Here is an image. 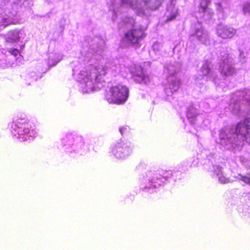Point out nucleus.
Listing matches in <instances>:
<instances>
[{"mask_svg": "<svg viewBox=\"0 0 250 250\" xmlns=\"http://www.w3.org/2000/svg\"><path fill=\"white\" fill-rule=\"evenodd\" d=\"M129 95L128 88L121 84L112 86L105 93V98L109 104H123L127 99Z\"/></svg>", "mask_w": 250, "mask_h": 250, "instance_id": "nucleus-1", "label": "nucleus"}, {"mask_svg": "<svg viewBox=\"0 0 250 250\" xmlns=\"http://www.w3.org/2000/svg\"><path fill=\"white\" fill-rule=\"evenodd\" d=\"M8 128L13 136L18 134L20 138L23 135L35 138L37 134L35 126L24 119H18L15 122L9 123Z\"/></svg>", "mask_w": 250, "mask_h": 250, "instance_id": "nucleus-2", "label": "nucleus"}, {"mask_svg": "<svg viewBox=\"0 0 250 250\" xmlns=\"http://www.w3.org/2000/svg\"><path fill=\"white\" fill-rule=\"evenodd\" d=\"M146 36V34L142 28H133L125 33L122 42L128 46L139 48L141 46V42Z\"/></svg>", "mask_w": 250, "mask_h": 250, "instance_id": "nucleus-3", "label": "nucleus"}, {"mask_svg": "<svg viewBox=\"0 0 250 250\" xmlns=\"http://www.w3.org/2000/svg\"><path fill=\"white\" fill-rule=\"evenodd\" d=\"M107 67L104 65L94 66L86 74V82L94 81L96 83L105 82L104 77L107 74Z\"/></svg>", "mask_w": 250, "mask_h": 250, "instance_id": "nucleus-4", "label": "nucleus"}, {"mask_svg": "<svg viewBox=\"0 0 250 250\" xmlns=\"http://www.w3.org/2000/svg\"><path fill=\"white\" fill-rule=\"evenodd\" d=\"M234 133L237 137L250 143V118L238 122L235 126Z\"/></svg>", "mask_w": 250, "mask_h": 250, "instance_id": "nucleus-5", "label": "nucleus"}, {"mask_svg": "<svg viewBox=\"0 0 250 250\" xmlns=\"http://www.w3.org/2000/svg\"><path fill=\"white\" fill-rule=\"evenodd\" d=\"M130 72L136 82L145 84L149 82L148 77L144 74L143 68L141 66L136 64L131 66Z\"/></svg>", "mask_w": 250, "mask_h": 250, "instance_id": "nucleus-6", "label": "nucleus"}, {"mask_svg": "<svg viewBox=\"0 0 250 250\" xmlns=\"http://www.w3.org/2000/svg\"><path fill=\"white\" fill-rule=\"evenodd\" d=\"M235 33V29L232 27L219 25L217 28V34L223 39L231 38Z\"/></svg>", "mask_w": 250, "mask_h": 250, "instance_id": "nucleus-7", "label": "nucleus"}, {"mask_svg": "<svg viewBox=\"0 0 250 250\" xmlns=\"http://www.w3.org/2000/svg\"><path fill=\"white\" fill-rule=\"evenodd\" d=\"M19 33V31L16 29L10 30L7 34L6 42L14 43L19 41L20 39Z\"/></svg>", "mask_w": 250, "mask_h": 250, "instance_id": "nucleus-8", "label": "nucleus"}, {"mask_svg": "<svg viewBox=\"0 0 250 250\" xmlns=\"http://www.w3.org/2000/svg\"><path fill=\"white\" fill-rule=\"evenodd\" d=\"M220 73L226 77L230 76L235 74V71L233 67L229 64H224L221 66Z\"/></svg>", "mask_w": 250, "mask_h": 250, "instance_id": "nucleus-9", "label": "nucleus"}, {"mask_svg": "<svg viewBox=\"0 0 250 250\" xmlns=\"http://www.w3.org/2000/svg\"><path fill=\"white\" fill-rule=\"evenodd\" d=\"M210 2V0H200L199 4V10L201 12H206L208 9V5Z\"/></svg>", "mask_w": 250, "mask_h": 250, "instance_id": "nucleus-10", "label": "nucleus"}, {"mask_svg": "<svg viewBox=\"0 0 250 250\" xmlns=\"http://www.w3.org/2000/svg\"><path fill=\"white\" fill-rule=\"evenodd\" d=\"M201 69L203 75L207 76L208 74H209L210 71V68L208 61H206L205 62Z\"/></svg>", "mask_w": 250, "mask_h": 250, "instance_id": "nucleus-11", "label": "nucleus"}, {"mask_svg": "<svg viewBox=\"0 0 250 250\" xmlns=\"http://www.w3.org/2000/svg\"><path fill=\"white\" fill-rule=\"evenodd\" d=\"M200 41L202 44L206 45H208L210 43L209 39L207 34H206L205 33H204L202 38H201V39L200 40Z\"/></svg>", "mask_w": 250, "mask_h": 250, "instance_id": "nucleus-12", "label": "nucleus"}, {"mask_svg": "<svg viewBox=\"0 0 250 250\" xmlns=\"http://www.w3.org/2000/svg\"><path fill=\"white\" fill-rule=\"evenodd\" d=\"M249 175L250 176V174ZM239 178L241 181L250 186V176L242 175L241 174H239Z\"/></svg>", "mask_w": 250, "mask_h": 250, "instance_id": "nucleus-13", "label": "nucleus"}, {"mask_svg": "<svg viewBox=\"0 0 250 250\" xmlns=\"http://www.w3.org/2000/svg\"><path fill=\"white\" fill-rule=\"evenodd\" d=\"M123 150H124V148L121 146H118L116 147L114 150L115 156L118 158H122L121 153L122 152Z\"/></svg>", "mask_w": 250, "mask_h": 250, "instance_id": "nucleus-14", "label": "nucleus"}, {"mask_svg": "<svg viewBox=\"0 0 250 250\" xmlns=\"http://www.w3.org/2000/svg\"><path fill=\"white\" fill-rule=\"evenodd\" d=\"M178 15V13L177 10H174L172 12V13L170 15H167V21H171L174 19H175Z\"/></svg>", "mask_w": 250, "mask_h": 250, "instance_id": "nucleus-15", "label": "nucleus"}, {"mask_svg": "<svg viewBox=\"0 0 250 250\" xmlns=\"http://www.w3.org/2000/svg\"><path fill=\"white\" fill-rule=\"evenodd\" d=\"M9 24V21H8L7 19L3 18L2 16H0V26H6Z\"/></svg>", "mask_w": 250, "mask_h": 250, "instance_id": "nucleus-16", "label": "nucleus"}, {"mask_svg": "<svg viewBox=\"0 0 250 250\" xmlns=\"http://www.w3.org/2000/svg\"><path fill=\"white\" fill-rule=\"evenodd\" d=\"M205 32H204V31L202 29H198L194 35L196 36L197 37V39L200 41V39H201V38H202V37L203 36Z\"/></svg>", "mask_w": 250, "mask_h": 250, "instance_id": "nucleus-17", "label": "nucleus"}, {"mask_svg": "<svg viewBox=\"0 0 250 250\" xmlns=\"http://www.w3.org/2000/svg\"><path fill=\"white\" fill-rule=\"evenodd\" d=\"M219 181L221 184H227L230 182L229 178L226 177L224 175H221L219 177Z\"/></svg>", "mask_w": 250, "mask_h": 250, "instance_id": "nucleus-18", "label": "nucleus"}, {"mask_svg": "<svg viewBox=\"0 0 250 250\" xmlns=\"http://www.w3.org/2000/svg\"><path fill=\"white\" fill-rule=\"evenodd\" d=\"M9 52L12 55H13L14 56H17L18 54H19V50L16 49H12Z\"/></svg>", "mask_w": 250, "mask_h": 250, "instance_id": "nucleus-19", "label": "nucleus"}, {"mask_svg": "<svg viewBox=\"0 0 250 250\" xmlns=\"http://www.w3.org/2000/svg\"><path fill=\"white\" fill-rule=\"evenodd\" d=\"M188 118L192 117V116L190 115V112L189 111H188Z\"/></svg>", "mask_w": 250, "mask_h": 250, "instance_id": "nucleus-20", "label": "nucleus"}, {"mask_svg": "<svg viewBox=\"0 0 250 250\" xmlns=\"http://www.w3.org/2000/svg\"><path fill=\"white\" fill-rule=\"evenodd\" d=\"M27 140V138H26V137H25V138L23 139V141H25V140Z\"/></svg>", "mask_w": 250, "mask_h": 250, "instance_id": "nucleus-21", "label": "nucleus"}, {"mask_svg": "<svg viewBox=\"0 0 250 250\" xmlns=\"http://www.w3.org/2000/svg\"><path fill=\"white\" fill-rule=\"evenodd\" d=\"M120 131H121V133H122V129H120Z\"/></svg>", "mask_w": 250, "mask_h": 250, "instance_id": "nucleus-22", "label": "nucleus"}]
</instances>
